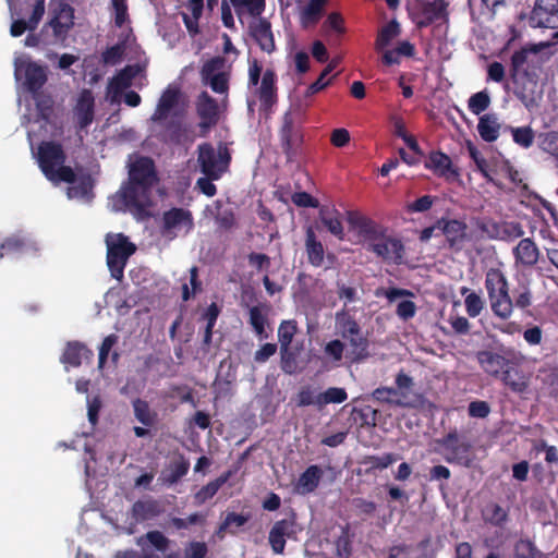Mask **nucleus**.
<instances>
[{
  "label": "nucleus",
  "mask_w": 558,
  "mask_h": 558,
  "mask_svg": "<svg viewBox=\"0 0 558 558\" xmlns=\"http://www.w3.org/2000/svg\"><path fill=\"white\" fill-rule=\"evenodd\" d=\"M513 142L522 148H530L535 138V133L531 126H509Z\"/></svg>",
  "instance_id": "45"
},
{
  "label": "nucleus",
  "mask_w": 558,
  "mask_h": 558,
  "mask_svg": "<svg viewBox=\"0 0 558 558\" xmlns=\"http://www.w3.org/2000/svg\"><path fill=\"white\" fill-rule=\"evenodd\" d=\"M277 76L276 73L267 69L262 77L260 86L258 88V98L264 107H270L277 99Z\"/></svg>",
  "instance_id": "30"
},
{
  "label": "nucleus",
  "mask_w": 558,
  "mask_h": 558,
  "mask_svg": "<svg viewBox=\"0 0 558 558\" xmlns=\"http://www.w3.org/2000/svg\"><path fill=\"white\" fill-rule=\"evenodd\" d=\"M484 284L494 315L504 320L510 318L513 313V303L504 271L499 268H489L485 274Z\"/></svg>",
  "instance_id": "3"
},
{
  "label": "nucleus",
  "mask_w": 558,
  "mask_h": 558,
  "mask_svg": "<svg viewBox=\"0 0 558 558\" xmlns=\"http://www.w3.org/2000/svg\"><path fill=\"white\" fill-rule=\"evenodd\" d=\"M336 329L349 342L353 361H362L368 356V340L349 313L341 311L336 314Z\"/></svg>",
  "instance_id": "6"
},
{
  "label": "nucleus",
  "mask_w": 558,
  "mask_h": 558,
  "mask_svg": "<svg viewBox=\"0 0 558 558\" xmlns=\"http://www.w3.org/2000/svg\"><path fill=\"white\" fill-rule=\"evenodd\" d=\"M489 105L490 98L486 90L473 94L468 101V107L474 114L484 112L489 107Z\"/></svg>",
  "instance_id": "55"
},
{
  "label": "nucleus",
  "mask_w": 558,
  "mask_h": 558,
  "mask_svg": "<svg viewBox=\"0 0 558 558\" xmlns=\"http://www.w3.org/2000/svg\"><path fill=\"white\" fill-rule=\"evenodd\" d=\"M305 247L308 263L315 267L322 266L325 254L324 246L322 242L317 240L312 227L306 229Z\"/></svg>",
  "instance_id": "31"
},
{
  "label": "nucleus",
  "mask_w": 558,
  "mask_h": 558,
  "mask_svg": "<svg viewBox=\"0 0 558 558\" xmlns=\"http://www.w3.org/2000/svg\"><path fill=\"white\" fill-rule=\"evenodd\" d=\"M280 145L287 157V162H296L303 153V132L294 123L290 112L283 116L282 126L279 131Z\"/></svg>",
  "instance_id": "8"
},
{
  "label": "nucleus",
  "mask_w": 558,
  "mask_h": 558,
  "mask_svg": "<svg viewBox=\"0 0 558 558\" xmlns=\"http://www.w3.org/2000/svg\"><path fill=\"white\" fill-rule=\"evenodd\" d=\"M438 230L445 235L448 247L461 250L469 240L468 225L459 219L440 218L437 220Z\"/></svg>",
  "instance_id": "12"
},
{
  "label": "nucleus",
  "mask_w": 558,
  "mask_h": 558,
  "mask_svg": "<svg viewBox=\"0 0 558 558\" xmlns=\"http://www.w3.org/2000/svg\"><path fill=\"white\" fill-rule=\"evenodd\" d=\"M539 551L535 544L529 538H520L514 543L513 557L514 558H537Z\"/></svg>",
  "instance_id": "52"
},
{
  "label": "nucleus",
  "mask_w": 558,
  "mask_h": 558,
  "mask_svg": "<svg viewBox=\"0 0 558 558\" xmlns=\"http://www.w3.org/2000/svg\"><path fill=\"white\" fill-rule=\"evenodd\" d=\"M482 519L493 526L504 527L509 520V513L499 504L492 501L482 509Z\"/></svg>",
  "instance_id": "32"
},
{
  "label": "nucleus",
  "mask_w": 558,
  "mask_h": 558,
  "mask_svg": "<svg viewBox=\"0 0 558 558\" xmlns=\"http://www.w3.org/2000/svg\"><path fill=\"white\" fill-rule=\"evenodd\" d=\"M92 356L93 351H90L84 343L78 341H70L68 342L61 356V362L73 367H78L83 360H88Z\"/></svg>",
  "instance_id": "28"
},
{
  "label": "nucleus",
  "mask_w": 558,
  "mask_h": 558,
  "mask_svg": "<svg viewBox=\"0 0 558 558\" xmlns=\"http://www.w3.org/2000/svg\"><path fill=\"white\" fill-rule=\"evenodd\" d=\"M145 538L156 550L161 553H165L170 545V539L157 530L147 532Z\"/></svg>",
  "instance_id": "58"
},
{
  "label": "nucleus",
  "mask_w": 558,
  "mask_h": 558,
  "mask_svg": "<svg viewBox=\"0 0 558 558\" xmlns=\"http://www.w3.org/2000/svg\"><path fill=\"white\" fill-rule=\"evenodd\" d=\"M157 182L154 160L146 156L137 157L130 163L129 180L119 193L123 204L143 215L151 205V189Z\"/></svg>",
  "instance_id": "1"
},
{
  "label": "nucleus",
  "mask_w": 558,
  "mask_h": 558,
  "mask_svg": "<svg viewBox=\"0 0 558 558\" xmlns=\"http://www.w3.org/2000/svg\"><path fill=\"white\" fill-rule=\"evenodd\" d=\"M36 102L38 119L49 122L53 113V100L50 96L38 93L33 95Z\"/></svg>",
  "instance_id": "50"
},
{
  "label": "nucleus",
  "mask_w": 558,
  "mask_h": 558,
  "mask_svg": "<svg viewBox=\"0 0 558 558\" xmlns=\"http://www.w3.org/2000/svg\"><path fill=\"white\" fill-rule=\"evenodd\" d=\"M230 2L238 14L247 11L251 15L257 16L265 10V0H230Z\"/></svg>",
  "instance_id": "51"
},
{
  "label": "nucleus",
  "mask_w": 558,
  "mask_h": 558,
  "mask_svg": "<svg viewBox=\"0 0 558 558\" xmlns=\"http://www.w3.org/2000/svg\"><path fill=\"white\" fill-rule=\"evenodd\" d=\"M335 216L325 210L320 211V220L328 231L339 239H343V227L338 211L333 210Z\"/></svg>",
  "instance_id": "53"
},
{
  "label": "nucleus",
  "mask_w": 558,
  "mask_h": 558,
  "mask_svg": "<svg viewBox=\"0 0 558 558\" xmlns=\"http://www.w3.org/2000/svg\"><path fill=\"white\" fill-rule=\"evenodd\" d=\"M66 155L60 143L44 141L38 146L37 160L44 175L53 183H74L76 175L70 166H65Z\"/></svg>",
  "instance_id": "2"
},
{
  "label": "nucleus",
  "mask_w": 558,
  "mask_h": 558,
  "mask_svg": "<svg viewBox=\"0 0 558 558\" xmlns=\"http://www.w3.org/2000/svg\"><path fill=\"white\" fill-rule=\"evenodd\" d=\"M140 71L138 65H126L110 80L108 92L110 94L111 104L120 101L122 92L132 85L133 80L137 76Z\"/></svg>",
  "instance_id": "15"
},
{
  "label": "nucleus",
  "mask_w": 558,
  "mask_h": 558,
  "mask_svg": "<svg viewBox=\"0 0 558 558\" xmlns=\"http://www.w3.org/2000/svg\"><path fill=\"white\" fill-rule=\"evenodd\" d=\"M53 35L57 38H64L74 26V9L64 1H60L52 10V16L49 21Z\"/></svg>",
  "instance_id": "14"
},
{
  "label": "nucleus",
  "mask_w": 558,
  "mask_h": 558,
  "mask_svg": "<svg viewBox=\"0 0 558 558\" xmlns=\"http://www.w3.org/2000/svg\"><path fill=\"white\" fill-rule=\"evenodd\" d=\"M530 52L531 50L521 48L520 50L514 51L511 56L510 76L514 83L517 82V77L521 72H526L524 66L527 63V57Z\"/></svg>",
  "instance_id": "48"
},
{
  "label": "nucleus",
  "mask_w": 558,
  "mask_h": 558,
  "mask_svg": "<svg viewBox=\"0 0 558 558\" xmlns=\"http://www.w3.org/2000/svg\"><path fill=\"white\" fill-rule=\"evenodd\" d=\"M424 167L435 175L447 180L459 177V171L452 166L451 158L440 150L430 151L424 162Z\"/></svg>",
  "instance_id": "16"
},
{
  "label": "nucleus",
  "mask_w": 558,
  "mask_h": 558,
  "mask_svg": "<svg viewBox=\"0 0 558 558\" xmlns=\"http://www.w3.org/2000/svg\"><path fill=\"white\" fill-rule=\"evenodd\" d=\"M420 7L421 19L416 22L418 28L427 27L448 17V2L446 0L422 1Z\"/></svg>",
  "instance_id": "19"
},
{
  "label": "nucleus",
  "mask_w": 558,
  "mask_h": 558,
  "mask_svg": "<svg viewBox=\"0 0 558 558\" xmlns=\"http://www.w3.org/2000/svg\"><path fill=\"white\" fill-rule=\"evenodd\" d=\"M250 520V514L228 512L220 523L217 534L222 536L223 533L235 534L239 529L244 526Z\"/></svg>",
  "instance_id": "38"
},
{
  "label": "nucleus",
  "mask_w": 558,
  "mask_h": 558,
  "mask_svg": "<svg viewBox=\"0 0 558 558\" xmlns=\"http://www.w3.org/2000/svg\"><path fill=\"white\" fill-rule=\"evenodd\" d=\"M180 227H185L186 232L193 229V216L190 210L174 207L163 213L162 233H167Z\"/></svg>",
  "instance_id": "24"
},
{
  "label": "nucleus",
  "mask_w": 558,
  "mask_h": 558,
  "mask_svg": "<svg viewBox=\"0 0 558 558\" xmlns=\"http://www.w3.org/2000/svg\"><path fill=\"white\" fill-rule=\"evenodd\" d=\"M180 89L177 86L169 85L162 92L157 107L150 118L154 123L163 125V122L168 119L171 110L178 106L180 100Z\"/></svg>",
  "instance_id": "17"
},
{
  "label": "nucleus",
  "mask_w": 558,
  "mask_h": 558,
  "mask_svg": "<svg viewBox=\"0 0 558 558\" xmlns=\"http://www.w3.org/2000/svg\"><path fill=\"white\" fill-rule=\"evenodd\" d=\"M464 304L468 315L473 318L477 317L484 308V301L475 292H471L465 296Z\"/></svg>",
  "instance_id": "57"
},
{
  "label": "nucleus",
  "mask_w": 558,
  "mask_h": 558,
  "mask_svg": "<svg viewBox=\"0 0 558 558\" xmlns=\"http://www.w3.org/2000/svg\"><path fill=\"white\" fill-rule=\"evenodd\" d=\"M225 66L226 59L223 57L217 56L207 60L201 69L202 82L207 81L217 74L226 73L227 71H225Z\"/></svg>",
  "instance_id": "46"
},
{
  "label": "nucleus",
  "mask_w": 558,
  "mask_h": 558,
  "mask_svg": "<svg viewBox=\"0 0 558 558\" xmlns=\"http://www.w3.org/2000/svg\"><path fill=\"white\" fill-rule=\"evenodd\" d=\"M468 413L471 417L485 418L490 413V407L486 401L475 400L470 402Z\"/></svg>",
  "instance_id": "64"
},
{
  "label": "nucleus",
  "mask_w": 558,
  "mask_h": 558,
  "mask_svg": "<svg viewBox=\"0 0 558 558\" xmlns=\"http://www.w3.org/2000/svg\"><path fill=\"white\" fill-rule=\"evenodd\" d=\"M327 0H310L301 12V24L308 27L317 24L323 15Z\"/></svg>",
  "instance_id": "36"
},
{
  "label": "nucleus",
  "mask_w": 558,
  "mask_h": 558,
  "mask_svg": "<svg viewBox=\"0 0 558 558\" xmlns=\"http://www.w3.org/2000/svg\"><path fill=\"white\" fill-rule=\"evenodd\" d=\"M107 265L111 276L120 280L123 277L124 267L131 255L135 253V245L123 234H118L116 242L107 241Z\"/></svg>",
  "instance_id": "9"
},
{
  "label": "nucleus",
  "mask_w": 558,
  "mask_h": 558,
  "mask_svg": "<svg viewBox=\"0 0 558 558\" xmlns=\"http://www.w3.org/2000/svg\"><path fill=\"white\" fill-rule=\"evenodd\" d=\"M347 399L348 393L344 388L330 387L316 396V407L322 409L323 407L330 403H342Z\"/></svg>",
  "instance_id": "43"
},
{
  "label": "nucleus",
  "mask_w": 558,
  "mask_h": 558,
  "mask_svg": "<svg viewBox=\"0 0 558 558\" xmlns=\"http://www.w3.org/2000/svg\"><path fill=\"white\" fill-rule=\"evenodd\" d=\"M45 14V0H36L33 12L26 22L25 20H15L11 24L10 34L13 37H19L25 33L26 29L34 31L37 28L40 20Z\"/></svg>",
  "instance_id": "27"
},
{
  "label": "nucleus",
  "mask_w": 558,
  "mask_h": 558,
  "mask_svg": "<svg viewBox=\"0 0 558 558\" xmlns=\"http://www.w3.org/2000/svg\"><path fill=\"white\" fill-rule=\"evenodd\" d=\"M197 161L208 179H220L229 168L231 154L225 143H219L217 150L211 144L204 143L198 146Z\"/></svg>",
  "instance_id": "7"
},
{
  "label": "nucleus",
  "mask_w": 558,
  "mask_h": 558,
  "mask_svg": "<svg viewBox=\"0 0 558 558\" xmlns=\"http://www.w3.org/2000/svg\"><path fill=\"white\" fill-rule=\"evenodd\" d=\"M320 466L310 465L298 478L294 484V492L299 495H307L316 490L323 477Z\"/></svg>",
  "instance_id": "26"
},
{
  "label": "nucleus",
  "mask_w": 558,
  "mask_h": 558,
  "mask_svg": "<svg viewBox=\"0 0 558 558\" xmlns=\"http://www.w3.org/2000/svg\"><path fill=\"white\" fill-rule=\"evenodd\" d=\"M196 113L199 118V128L207 132L216 126L219 121V105L206 90L202 92L196 99Z\"/></svg>",
  "instance_id": "13"
},
{
  "label": "nucleus",
  "mask_w": 558,
  "mask_h": 558,
  "mask_svg": "<svg viewBox=\"0 0 558 558\" xmlns=\"http://www.w3.org/2000/svg\"><path fill=\"white\" fill-rule=\"evenodd\" d=\"M2 252L4 255L21 254L29 248L31 243L23 236L12 235L7 238L2 243Z\"/></svg>",
  "instance_id": "49"
},
{
  "label": "nucleus",
  "mask_w": 558,
  "mask_h": 558,
  "mask_svg": "<svg viewBox=\"0 0 558 558\" xmlns=\"http://www.w3.org/2000/svg\"><path fill=\"white\" fill-rule=\"evenodd\" d=\"M399 34H400L399 23L397 21H395V20L390 21L385 26H383L381 29L378 32L377 37H376V41H375V49L377 51L383 50Z\"/></svg>",
  "instance_id": "42"
},
{
  "label": "nucleus",
  "mask_w": 558,
  "mask_h": 558,
  "mask_svg": "<svg viewBox=\"0 0 558 558\" xmlns=\"http://www.w3.org/2000/svg\"><path fill=\"white\" fill-rule=\"evenodd\" d=\"M500 124L495 114L486 113L478 120L477 132L487 143L495 142L499 136Z\"/></svg>",
  "instance_id": "33"
},
{
  "label": "nucleus",
  "mask_w": 558,
  "mask_h": 558,
  "mask_svg": "<svg viewBox=\"0 0 558 558\" xmlns=\"http://www.w3.org/2000/svg\"><path fill=\"white\" fill-rule=\"evenodd\" d=\"M111 4L114 12V25L122 27L129 20L126 0H111Z\"/></svg>",
  "instance_id": "62"
},
{
  "label": "nucleus",
  "mask_w": 558,
  "mask_h": 558,
  "mask_svg": "<svg viewBox=\"0 0 558 558\" xmlns=\"http://www.w3.org/2000/svg\"><path fill=\"white\" fill-rule=\"evenodd\" d=\"M163 399H178L181 403L195 405L193 390L187 385H171L162 393Z\"/></svg>",
  "instance_id": "44"
},
{
  "label": "nucleus",
  "mask_w": 558,
  "mask_h": 558,
  "mask_svg": "<svg viewBox=\"0 0 558 558\" xmlns=\"http://www.w3.org/2000/svg\"><path fill=\"white\" fill-rule=\"evenodd\" d=\"M250 34L263 51L267 53L275 51L276 45L274 34L271 31V24L268 20L259 19L251 23Z\"/></svg>",
  "instance_id": "23"
},
{
  "label": "nucleus",
  "mask_w": 558,
  "mask_h": 558,
  "mask_svg": "<svg viewBox=\"0 0 558 558\" xmlns=\"http://www.w3.org/2000/svg\"><path fill=\"white\" fill-rule=\"evenodd\" d=\"M437 444L446 451L444 459L448 463H456L464 466H470L471 449L472 446L466 440H461L456 430L448 433L442 438L437 440Z\"/></svg>",
  "instance_id": "10"
},
{
  "label": "nucleus",
  "mask_w": 558,
  "mask_h": 558,
  "mask_svg": "<svg viewBox=\"0 0 558 558\" xmlns=\"http://www.w3.org/2000/svg\"><path fill=\"white\" fill-rule=\"evenodd\" d=\"M190 469V462L180 456L177 460L170 462L167 470L162 473L163 480L169 485L178 483L183 476H185Z\"/></svg>",
  "instance_id": "37"
},
{
  "label": "nucleus",
  "mask_w": 558,
  "mask_h": 558,
  "mask_svg": "<svg viewBox=\"0 0 558 558\" xmlns=\"http://www.w3.org/2000/svg\"><path fill=\"white\" fill-rule=\"evenodd\" d=\"M229 82H230V73H220L207 81H204L203 84L209 85L211 90L217 94L227 95L229 92Z\"/></svg>",
  "instance_id": "56"
},
{
  "label": "nucleus",
  "mask_w": 558,
  "mask_h": 558,
  "mask_svg": "<svg viewBox=\"0 0 558 558\" xmlns=\"http://www.w3.org/2000/svg\"><path fill=\"white\" fill-rule=\"evenodd\" d=\"M514 299L512 300L513 307H518L522 311L527 310L533 302V295L531 290L527 287H523L520 290H515Z\"/></svg>",
  "instance_id": "61"
},
{
  "label": "nucleus",
  "mask_w": 558,
  "mask_h": 558,
  "mask_svg": "<svg viewBox=\"0 0 558 558\" xmlns=\"http://www.w3.org/2000/svg\"><path fill=\"white\" fill-rule=\"evenodd\" d=\"M208 554V546L205 542L192 541L184 548L183 558H205Z\"/></svg>",
  "instance_id": "60"
},
{
  "label": "nucleus",
  "mask_w": 558,
  "mask_h": 558,
  "mask_svg": "<svg viewBox=\"0 0 558 558\" xmlns=\"http://www.w3.org/2000/svg\"><path fill=\"white\" fill-rule=\"evenodd\" d=\"M556 15H558V0H536L530 15V24L533 27L546 28L550 26Z\"/></svg>",
  "instance_id": "21"
},
{
  "label": "nucleus",
  "mask_w": 558,
  "mask_h": 558,
  "mask_svg": "<svg viewBox=\"0 0 558 558\" xmlns=\"http://www.w3.org/2000/svg\"><path fill=\"white\" fill-rule=\"evenodd\" d=\"M514 263L518 266L532 268L539 259V248L531 238H523L512 248Z\"/></svg>",
  "instance_id": "20"
},
{
  "label": "nucleus",
  "mask_w": 558,
  "mask_h": 558,
  "mask_svg": "<svg viewBox=\"0 0 558 558\" xmlns=\"http://www.w3.org/2000/svg\"><path fill=\"white\" fill-rule=\"evenodd\" d=\"M165 511L162 504L151 497L140 499L132 506V517L137 522H144L159 517Z\"/></svg>",
  "instance_id": "25"
},
{
  "label": "nucleus",
  "mask_w": 558,
  "mask_h": 558,
  "mask_svg": "<svg viewBox=\"0 0 558 558\" xmlns=\"http://www.w3.org/2000/svg\"><path fill=\"white\" fill-rule=\"evenodd\" d=\"M269 310L270 306L267 303H259L250 307L248 310V323L259 339L268 338L265 325L267 324V315Z\"/></svg>",
  "instance_id": "29"
},
{
  "label": "nucleus",
  "mask_w": 558,
  "mask_h": 558,
  "mask_svg": "<svg viewBox=\"0 0 558 558\" xmlns=\"http://www.w3.org/2000/svg\"><path fill=\"white\" fill-rule=\"evenodd\" d=\"M298 331V326L295 320H283L279 325L278 328V341L279 349H284L291 347L293 338Z\"/></svg>",
  "instance_id": "47"
},
{
  "label": "nucleus",
  "mask_w": 558,
  "mask_h": 558,
  "mask_svg": "<svg viewBox=\"0 0 558 558\" xmlns=\"http://www.w3.org/2000/svg\"><path fill=\"white\" fill-rule=\"evenodd\" d=\"M365 247L385 262L400 265L404 257V245L398 238L387 234V228L379 225L378 228L365 240Z\"/></svg>",
  "instance_id": "5"
},
{
  "label": "nucleus",
  "mask_w": 558,
  "mask_h": 558,
  "mask_svg": "<svg viewBox=\"0 0 558 558\" xmlns=\"http://www.w3.org/2000/svg\"><path fill=\"white\" fill-rule=\"evenodd\" d=\"M133 413L137 422L142 425L151 427L157 423L158 414L150 409L149 403L141 398L132 401Z\"/></svg>",
  "instance_id": "35"
},
{
  "label": "nucleus",
  "mask_w": 558,
  "mask_h": 558,
  "mask_svg": "<svg viewBox=\"0 0 558 558\" xmlns=\"http://www.w3.org/2000/svg\"><path fill=\"white\" fill-rule=\"evenodd\" d=\"M476 361L484 373L498 379L510 365H521L523 355L509 347H500L498 350H482L476 353Z\"/></svg>",
  "instance_id": "4"
},
{
  "label": "nucleus",
  "mask_w": 558,
  "mask_h": 558,
  "mask_svg": "<svg viewBox=\"0 0 558 558\" xmlns=\"http://www.w3.org/2000/svg\"><path fill=\"white\" fill-rule=\"evenodd\" d=\"M520 366L510 365V368H507L498 380L511 392L524 395L529 391L531 378Z\"/></svg>",
  "instance_id": "22"
},
{
  "label": "nucleus",
  "mask_w": 558,
  "mask_h": 558,
  "mask_svg": "<svg viewBox=\"0 0 558 558\" xmlns=\"http://www.w3.org/2000/svg\"><path fill=\"white\" fill-rule=\"evenodd\" d=\"M229 475V473L222 474L215 478L214 481H210L205 486H203L194 495L195 505L199 506L205 504L207 500L211 499L218 493L221 486L228 481Z\"/></svg>",
  "instance_id": "39"
},
{
  "label": "nucleus",
  "mask_w": 558,
  "mask_h": 558,
  "mask_svg": "<svg viewBox=\"0 0 558 558\" xmlns=\"http://www.w3.org/2000/svg\"><path fill=\"white\" fill-rule=\"evenodd\" d=\"M399 395V391L392 387H379L373 391V398L379 402L393 403L403 408H413L415 404L408 400L395 399Z\"/></svg>",
  "instance_id": "41"
},
{
  "label": "nucleus",
  "mask_w": 558,
  "mask_h": 558,
  "mask_svg": "<svg viewBox=\"0 0 558 558\" xmlns=\"http://www.w3.org/2000/svg\"><path fill=\"white\" fill-rule=\"evenodd\" d=\"M15 76L24 77V86L27 92L37 95L47 83V68L32 60L15 61Z\"/></svg>",
  "instance_id": "11"
},
{
  "label": "nucleus",
  "mask_w": 558,
  "mask_h": 558,
  "mask_svg": "<svg viewBox=\"0 0 558 558\" xmlns=\"http://www.w3.org/2000/svg\"><path fill=\"white\" fill-rule=\"evenodd\" d=\"M398 456L395 453H385L383 456H365L362 460V464L365 465V473L372 474L376 470H384L398 460Z\"/></svg>",
  "instance_id": "40"
},
{
  "label": "nucleus",
  "mask_w": 558,
  "mask_h": 558,
  "mask_svg": "<svg viewBox=\"0 0 558 558\" xmlns=\"http://www.w3.org/2000/svg\"><path fill=\"white\" fill-rule=\"evenodd\" d=\"M125 52L123 43H118L111 47L106 48L101 53V61L106 65H116L121 62Z\"/></svg>",
  "instance_id": "54"
},
{
  "label": "nucleus",
  "mask_w": 558,
  "mask_h": 558,
  "mask_svg": "<svg viewBox=\"0 0 558 558\" xmlns=\"http://www.w3.org/2000/svg\"><path fill=\"white\" fill-rule=\"evenodd\" d=\"M95 98L90 89H83L74 107V117L80 130H85L94 121Z\"/></svg>",
  "instance_id": "18"
},
{
  "label": "nucleus",
  "mask_w": 558,
  "mask_h": 558,
  "mask_svg": "<svg viewBox=\"0 0 558 558\" xmlns=\"http://www.w3.org/2000/svg\"><path fill=\"white\" fill-rule=\"evenodd\" d=\"M291 201L298 207L317 208L319 202L307 192H295L291 196Z\"/></svg>",
  "instance_id": "63"
},
{
  "label": "nucleus",
  "mask_w": 558,
  "mask_h": 558,
  "mask_svg": "<svg viewBox=\"0 0 558 558\" xmlns=\"http://www.w3.org/2000/svg\"><path fill=\"white\" fill-rule=\"evenodd\" d=\"M347 221L352 228L357 230L363 240L374 233L379 226L376 221L353 210L347 213Z\"/></svg>",
  "instance_id": "34"
},
{
  "label": "nucleus",
  "mask_w": 558,
  "mask_h": 558,
  "mask_svg": "<svg viewBox=\"0 0 558 558\" xmlns=\"http://www.w3.org/2000/svg\"><path fill=\"white\" fill-rule=\"evenodd\" d=\"M280 367L286 374H293L296 371L295 353L291 347L280 349Z\"/></svg>",
  "instance_id": "59"
}]
</instances>
